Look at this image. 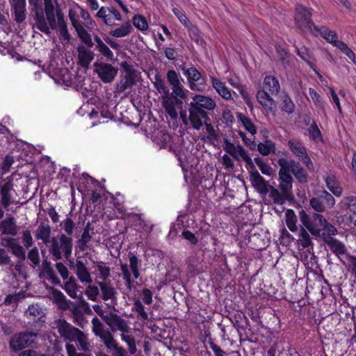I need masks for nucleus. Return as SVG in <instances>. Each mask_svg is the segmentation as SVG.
I'll return each instance as SVG.
<instances>
[{
  "mask_svg": "<svg viewBox=\"0 0 356 356\" xmlns=\"http://www.w3.org/2000/svg\"><path fill=\"white\" fill-rule=\"evenodd\" d=\"M60 225L65 234H60L56 237L51 238V244L49 250L55 260H60L63 258L62 253L66 259H69L73 248V239L71 237L75 228L73 220L67 218L61 222Z\"/></svg>",
  "mask_w": 356,
  "mask_h": 356,
  "instance_id": "nucleus-1",
  "label": "nucleus"
},
{
  "mask_svg": "<svg viewBox=\"0 0 356 356\" xmlns=\"http://www.w3.org/2000/svg\"><path fill=\"white\" fill-rule=\"evenodd\" d=\"M155 88L161 95L162 106L165 110L166 116L170 118L169 126L174 130L178 127L177 107L178 106V97L172 91L170 92L169 88L165 85L163 79L161 76L156 74L155 76V81L154 83Z\"/></svg>",
  "mask_w": 356,
  "mask_h": 356,
  "instance_id": "nucleus-2",
  "label": "nucleus"
},
{
  "mask_svg": "<svg viewBox=\"0 0 356 356\" xmlns=\"http://www.w3.org/2000/svg\"><path fill=\"white\" fill-rule=\"evenodd\" d=\"M299 217L302 225L313 236L324 239L337 233V229L321 214L315 213L312 217H309L304 210H301L299 212Z\"/></svg>",
  "mask_w": 356,
  "mask_h": 356,
  "instance_id": "nucleus-3",
  "label": "nucleus"
},
{
  "mask_svg": "<svg viewBox=\"0 0 356 356\" xmlns=\"http://www.w3.org/2000/svg\"><path fill=\"white\" fill-rule=\"evenodd\" d=\"M54 324L61 337L65 341H76L79 348L83 351H90V345L88 337L83 332L72 326L63 318L55 321Z\"/></svg>",
  "mask_w": 356,
  "mask_h": 356,
  "instance_id": "nucleus-4",
  "label": "nucleus"
},
{
  "mask_svg": "<svg viewBox=\"0 0 356 356\" xmlns=\"http://www.w3.org/2000/svg\"><path fill=\"white\" fill-rule=\"evenodd\" d=\"M38 334L35 332H19L12 335L9 341L10 348L18 352L31 346L35 341Z\"/></svg>",
  "mask_w": 356,
  "mask_h": 356,
  "instance_id": "nucleus-5",
  "label": "nucleus"
},
{
  "mask_svg": "<svg viewBox=\"0 0 356 356\" xmlns=\"http://www.w3.org/2000/svg\"><path fill=\"white\" fill-rule=\"evenodd\" d=\"M222 147L225 152L231 155L236 161H243L248 165L253 166V162L248 152L241 145H236L229 140L225 138L222 143Z\"/></svg>",
  "mask_w": 356,
  "mask_h": 356,
  "instance_id": "nucleus-6",
  "label": "nucleus"
},
{
  "mask_svg": "<svg viewBox=\"0 0 356 356\" xmlns=\"http://www.w3.org/2000/svg\"><path fill=\"white\" fill-rule=\"evenodd\" d=\"M311 10L305 7L298 5L296 8L294 20L296 24L302 30H307L312 33L316 25L313 23L312 19Z\"/></svg>",
  "mask_w": 356,
  "mask_h": 356,
  "instance_id": "nucleus-7",
  "label": "nucleus"
},
{
  "mask_svg": "<svg viewBox=\"0 0 356 356\" xmlns=\"http://www.w3.org/2000/svg\"><path fill=\"white\" fill-rule=\"evenodd\" d=\"M93 66L94 72L97 73L99 78L106 83L112 82L118 72V68L110 63L97 61Z\"/></svg>",
  "mask_w": 356,
  "mask_h": 356,
  "instance_id": "nucleus-8",
  "label": "nucleus"
},
{
  "mask_svg": "<svg viewBox=\"0 0 356 356\" xmlns=\"http://www.w3.org/2000/svg\"><path fill=\"white\" fill-rule=\"evenodd\" d=\"M184 70L190 88L197 91H204L206 88V79L201 75L200 72L195 67H190Z\"/></svg>",
  "mask_w": 356,
  "mask_h": 356,
  "instance_id": "nucleus-9",
  "label": "nucleus"
},
{
  "mask_svg": "<svg viewBox=\"0 0 356 356\" xmlns=\"http://www.w3.org/2000/svg\"><path fill=\"white\" fill-rule=\"evenodd\" d=\"M14 183L12 179H7L6 181L0 186L1 204L4 209H8V207L14 203Z\"/></svg>",
  "mask_w": 356,
  "mask_h": 356,
  "instance_id": "nucleus-10",
  "label": "nucleus"
},
{
  "mask_svg": "<svg viewBox=\"0 0 356 356\" xmlns=\"http://www.w3.org/2000/svg\"><path fill=\"white\" fill-rule=\"evenodd\" d=\"M31 6V12L34 14V20L36 22L35 24L37 29L45 34L49 35L51 33V30L46 22L42 3Z\"/></svg>",
  "mask_w": 356,
  "mask_h": 356,
  "instance_id": "nucleus-11",
  "label": "nucleus"
},
{
  "mask_svg": "<svg viewBox=\"0 0 356 356\" xmlns=\"http://www.w3.org/2000/svg\"><path fill=\"white\" fill-rule=\"evenodd\" d=\"M10 3L14 20L17 24H22L26 18V0H10Z\"/></svg>",
  "mask_w": 356,
  "mask_h": 356,
  "instance_id": "nucleus-12",
  "label": "nucleus"
},
{
  "mask_svg": "<svg viewBox=\"0 0 356 356\" xmlns=\"http://www.w3.org/2000/svg\"><path fill=\"white\" fill-rule=\"evenodd\" d=\"M189 120L192 127L194 129L199 130L203 125V120H209V118L208 113L204 110L190 106Z\"/></svg>",
  "mask_w": 356,
  "mask_h": 356,
  "instance_id": "nucleus-13",
  "label": "nucleus"
},
{
  "mask_svg": "<svg viewBox=\"0 0 356 356\" xmlns=\"http://www.w3.org/2000/svg\"><path fill=\"white\" fill-rule=\"evenodd\" d=\"M104 322L109 326L112 332L120 330L127 332L128 326L125 321L117 314L110 312L105 316Z\"/></svg>",
  "mask_w": 356,
  "mask_h": 356,
  "instance_id": "nucleus-14",
  "label": "nucleus"
},
{
  "mask_svg": "<svg viewBox=\"0 0 356 356\" xmlns=\"http://www.w3.org/2000/svg\"><path fill=\"white\" fill-rule=\"evenodd\" d=\"M279 187L281 191L289 195L292 188L293 179L291 176L289 168H287L285 164H281V168L279 171Z\"/></svg>",
  "mask_w": 356,
  "mask_h": 356,
  "instance_id": "nucleus-15",
  "label": "nucleus"
},
{
  "mask_svg": "<svg viewBox=\"0 0 356 356\" xmlns=\"http://www.w3.org/2000/svg\"><path fill=\"white\" fill-rule=\"evenodd\" d=\"M289 145L292 152L302 161L307 168L312 169L313 168V163L301 143L299 141L289 140Z\"/></svg>",
  "mask_w": 356,
  "mask_h": 356,
  "instance_id": "nucleus-16",
  "label": "nucleus"
},
{
  "mask_svg": "<svg viewBox=\"0 0 356 356\" xmlns=\"http://www.w3.org/2000/svg\"><path fill=\"white\" fill-rule=\"evenodd\" d=\"M190 106L196 107L198 109L213 111L216 107V103L210 97L195 95L193 97V101L190 103Z\"/></svg>",
  "mask_w": 356,
  "mask_h": 356,
  "instance_id": "nucleus-17",
  "label": "nucleus"
},
{
  "mask_svg": "<svg viewBox=\"0 0 356 356\" xmlns=\"http://www.w3.org/2000/svg\"><path fill=\"white\" fill-rule=\"evenodd\" d=\"M250 181L253 187L261 195H266L268 193L269 186L268 182L257 171L250 172Z\"/></svg>",
  "mask_w": 356,
  "mask_h": 356,
  "instance_id": "nucleus-18",
  "label": "nucleus"
},
{
  "mask_svg": "<svg viewBox=\"0 0 356 356\" xmlns=\"http://www.w3.org/2000/svg\"><path fill=\"white\" fill-rule=\"evenodd\" d=\"M138 72L124 74L123 77L116 85V92L122 93L127 88H130L133 86H135L138 81Z\"/></svg>",
  "mask_w": 356,
  "mask_h": 356,
  "instance_id": "nucleus-19",
  "label": "nucleus"
},
{
  "mask_svg": "<svg viewBox=\"0 0 356 356\" xmlns=\"http://www.w3.org/2000/svg\"><path fill=\"white\" fill-rule=\"evenodd\" d=\"M257 99L262 107L268 112L274 113L276 105L273 99L264 90H259Z\"/></svg>",
  "mask_w": 356,
  "mask_h": 356,
  "instance_id": "nucleus-20",
  "label": "nucleus"
},
{
  "mask_svg": "<svg viewBox=\"0 0 356 356\" xmlns=\"http://www.w3.org/2000/svg\"><path fill=\"white\" fill-rule=\"evenodd\" d=\"M213 88L216 92L224 99H232V91L225 85V83L215 76H210Z\"/></svg>",
  "mask_w": 356,
  "mask_h": 356,
  "instance_id": "nucleus-21",
  "label": "nucleus"
},
{
  "mask_svg": "<svg viewBox=\"0 0 356 356\" xmlns=\"http://www.w3.org/2000/svg\"><path fill=\"white\" fill-rule=\"evenodd\" d=\"M0 230L2 234L16 236L18 233V227L13 216H9L0 223Z\"/></svg>",
  "mask_w": 356,
  "mask_h": 356,
  "instance_id": "nucleus-22",
  "label": "nucleus"
},
{
  "mask_svg": "<svg viewBox=\"0 0 356 356\" xmlns=\"http://www.w3.org/2000/svg\"><path fill=\"white\" fill-rule=\"evenodd\" d=\"M79 64L85 69L89 67V65L94 58V53L86 48L83 45H80L77 48Z\"/></svg>",
  "mask_w": 356,
  "mask_h": 356,
  "instance_id": "nucleus-23",
  "label": "nucleus"
},
{
  "mask_svg": "<svg viewBox=\"0 0 356 356\" xmlns=\"http://www.w3.org/2000/svg\"><path fill=\"white\" fill-rule=\"evenodd\" d=\"M312 33L316 36H322L327 42L332 45L335 43V41L338 40L337 34L335 31L328 29L325 26L318 27L314 26V29L312 31Z\"/></svg>",
  "mask_w": 356,
  "mask_h": 356,
  "instance_id": "nucleus-24",
  "label": "nucleus"
},
{
  "mask_svg": "<svg viewBox=\"0 0 356 356\" xmlns=\"http://www.w3.org/2000/svg\"><path fill=\"white\" fill-rule=\"evenodd\" d=\"M51 233V228L47 223L42 222L35 233V236L38 240H42L44 244L51 242L50 236Z\"/></svg>",
  "mask_w": 356,
  "mask_h": 356,
  "instance_id": "nucleus-25",
  "label": "nucleus"
},
{
  "mask_svg": "<svg viewBox=\"0 0 356 356\" xmlns=\"http://www.w3.org/2000/svg\"><path fill=\"white\" fill-rule=\"evenodd\" d=\"M327 188L337 197L341 195L343 189L335 175L329 174L325 177Z\"/></svg>",
  "mask_w": 356,
  "mask_h": 356,
  "instance_id": "nucleus-26",
  "label": "nucleus"
},
{
  "mask_svg": "<svg viewBox=\"0 0 356 356\" xmlns=\"http://www.w3.org/2000/svg\"><path fill=\"white\" fill-rule=\"evenodd\" d=\"M78 288V285L75 282V280L73 277H70L68 281L65 282L63 289L66 291V293L73 298H79L82 299V293H80V295L78 296L76 294V290ZM81 303L83 305L88 306V304L83 300H81Z\"/></svg>",
  "mask_w": 356,
  "mask_h": 356,
  "instance_id": "nucleus-27",
  "label": "nucleus"
},
{
  "mask_svg": "<svg viewBox=\"0 0 356 356\" xmlns=\"http://www.w3.org/2000/svg\"><path fill=\"white\" fill-rule=\"evenodd\" d=\"M49 289L51 292L52 297L58 305V308L63 310H67L70 307V300H67L64 294L54 287H49Z\"/></svg>",
  "mask_w": 356,
  "mask_h": 356,
  "instance_id": "nucleus-28",
  "label": "nucleus"
},
{
  "mask_svg": "<svg viewBox=\"0 0 356 356\" xmlns=\"http://www.w3.org/2000/svg\"><path fill=\"white\" fill-rule=\"evenodd\" d=\"M286 166L289 168L290 172L291 171L295 177L302 183H305L307 180V174L305 170L298 163L294 161H290L285 163Z\"/></svg>",
  "mask_w": 356,
  "mask_h": 356,
  "instance_id": "nucleus-29",
  "label": "nucleus"
},
{
  "mask_svg": "<svg viewBox=\"0 0 356 356\" xmlns=\"http://www.w3.org/2000/svg\"><path fill=\"white\" fill-rule=\"evenodd\" d=\"M6 246L12 250V252L21 261L26 259V251L24 248L16 243V238H8L6 239Z\"/></svg>",
  "mask_w": 356,
  "mask_h": 356,
  "instance_id": "nucleus-30",
  "label": "nucleus"
},
{
  "mask_svg": "<svg viewBox=\"0 0 356 356\" xmlns=\"http://www.w3.org/2000/svg\"><path fill=\"white\" fill-rule=\"evenodd\" d=\"M323 240L325 241V243L330 247V250L334 254H336L338 257L339 255H342V254H345V252L346 251V248L345 245L339 241H338L335 238H333L332 237V236L325 237Z\"/></svg>",
  "mask_w": 356,
  "mask_h": 356,
  "instance_id": "nucleus-31",
  "label": "nucleus"
},
{
  "mask_svg": "<svg viewBox=\"0 0 356 356\" xmlns=\"http://www.w3.org/2000/svg\"><path fill=\"white\" fill-rule=\"evenodd\" d=\"M94 40L96 42V49L97 51L106 57L108 60L113 61L114 54L103 40L97 35L94 36Z\"/></svg>",
  "mask_w": 356,
  "mask_h": 356,
  "instance_id": "nucleus-32",
  "label": "nucleus"
},
{
  "mask_svg": "<svg viewBox=\"0 0 356 356\" xmlns=\"http://www.w3.org/2000/svg\"><path fill=\"white\" fill-rule=\"evenodd\" d=\"M97 334V336L103 341L109 352L114 350L116 348L118 347L116 340L114 339L110 331L107 330L106 332H101L100 333Z\"/></svg>",
  "mask_w": 356,
  "mask_h": 356,
  "instance_id": "nucleus-33",
  "label": "nucleus"
},
{
  "mask_svg": "<svg viewBox=\"0 0 356 356\" xmlns=\"http://www.w3.org/2000/svg\"><path fill=\"white\" fill-rule=\"evenodd\" d=\"M76 274L81 282H92L90 274L82 261H76Z\"/></svg>",
  "mask_w": 356,
  "mask_h": 356,
  "instance_id": "nucleus-34",
  "label": "nucleus"
},
{
  "mask_svg": "<svg viewBox=\"0 0 356 356\" xmlns=\"http://www.w3.org/2000/svg\"><path fill=\"white\" fill-rule=\"evenodd\" d=\"M97 284L101 289L102 293V299L104 300H108L110 299L115 298L116 291L115 289L111 284V281L106 282H97Z\"/></svg>",
  "mask_w": 356,
  "mask_h": 356,
  "instance_id": "nucleus-35",
  "label": "nucleus"
},
{
  "mask_svg": "<svg viewBox=\"0 0 356 356\" xmlns=\"http://www.w3.org/2000/svg\"><path fill=\"white\" fill-rule=\"evenodd\" d=\"M341 210L349 211L356 215V196H346L339 203Z\"/></svg>",
  "mask_w": 356,
  "mask_h": 356,
  "instance_id": "nucleus-36",
  "label": "nucleus"
},
{
  "mask_svg": "<svg viewBox=\"0 0 356 356\" xmlns=\"http://www.w3.org/2000/svg\"><path fill=\"white\" fill-rule=\"evenodd\" d=\"M25 314L28 317H33V321L35 322H44L42 318L44 317V313L43 312L40 305L38 304L30 305L26 309Z\"/></svg>",
  "mask_w": 356,
  "mask_h": 356,
  "instance_id": "nucleus-37",
  "label": "nucleus"
},
{
  "mask_svg": "<svg viewBox=\"0 0 356 356\" xmlns=\"http://www.w3.org/2000/svg\"><path fill=\"white\" fill-rule=\"evenodd\" d=\"M264 88L272 95H275L278 93L280 87L278 80L275 76L269 75L264 78Z\"/></svg>",
  "mask_w": 356,
  "mask_h": 356,
  "instance_id": "nucleus-38",
  "label": "nucleus"
},
{
  "mask_svg": "<svg viewBox=\"0 0 356 356\" xmlns=\"http://www.w3.org/2000/svg\"><path fill=\"white\" fill-rule=\"evenodd\" d=\"M236 118L245 129L251 135L254 136L257 133V128L252 120L245 115L241 113H237Z\"/></svg>",
  "mask_w": 356,
  "mask_h": 356,
  "instance_id": "nucleus-39",
  "label": "nucleus"
},
{
  "mask_svg": "<svg viewBox=\"0 0 356 356\" xmlns=\"http://www.w3.org/2000/svg\"><path fill=\"white\" fill-rule=\"evenodd\" d=\"M269 197L273 200V203L277 204H282L284 203L286 199L288 197L289 195L286 193H284L282 191L280 193L278 189L270 186L269 187Z\"/></svg>",
  "mask_w": 356,
  "mask_h": 356,
  "instance_id": "nucleus-40",
  "label": "nucleus"
},
{
  "mask_svg": "<svg viewBox=\"0 0 356 356\" xmlns=\"http://www.w3.org/2000/svg\"><path fill=\"white\" fill-rule=\"evenodd\" d=\"M257 150L261 154L267 156L270 153H275V145L272 140H266L264 142L258 143Z\"/></svg>",
  "mask_w": 356,
  "mask_h": 356,
  "instance_id": "nucleus-41",
  "label": "nucleus"
},
{
  "mask_svg": "<svg viewBox=\"0 0 356 356\" xmlns=\"http://www.w3.org/2000/svg\"><path fill=\"white\" fill-rule=\"evenodd\" d=\"M132 30V26L129 22H126L122 26L113 31L109 32V35L113 37L122 38L128 35Z\"/></svg>",
  "mask_w": 356,
  "mask_h": 356,
  "instance_id": "nucleus-42",
  "label": "nucleus"
},
{
  "mask_svg": "<svg viewBox=\"0 0 356 356\" xmlns=\"http://www.w3.org/2000/svg\"><path fill=\"white\" fill-rule=\"evenodd\" d=\"M77 35L81 42L84 43L88 47H92L94 43L92 40L91 35L88 32L83 28L82 25L78 26L75 28Z\"/></svg>",
  "mask_w": 356,
  "mask_h": 356,
  "instance_id": "nucleus-43",
  "label": "nucleus"
},
{
  "mask_svg": "<svg viewBox=\"0 0 356 356\" xmlns=\"http://www.w3.org/2000/svg\"><path fill=\"white\" fill-rule=\"evenodd\" d=\"M282 98V110L286 113L291 114L295 110V104L287 93H283Z\"/></svg>",
  "mask_w": 356,
  "mask_h": 356,
  "instance_id": "nucleus-44",
  "label": "nucleus"
},
{
  "mask_svg": "<svg viewBox=\"0 0 356 356\" xmlns=\"http://www.w3.org/2000/svg\"><path fill=\"white\" fill-rule=\"evenodd\" d=\"M297 218L294 211L291 209H288L286 211V223L290 231L294 232L298 229Z\"/></svg>",
  "mask_w": 356,
  "mask_h": 356,
  "instance_id": "nucleus-45",
  "label": "nucleus"
},
{
  "mask_svg": "<svg viewBox=\"0 0 356 356\" xmlns=\"http://www.w3.org/2000/svg\"><path fill=\"white\" fill-rule=\"evenodd\" d=\"M308 132L310 139L316 143L323 142L321 131L314 121H313L311 126L308 128Z\"/></svg>",
  "mask_w": 356,
  "mask_h": 356,
  "instance_id": "nucleus-46",
  "label": "nucleus"
},
{
  "mask_svg": "<svg viewBox=\"0 0 356 356\" xmlns=\"http://www.w3.org/2000/svg\"><path fill=\"white\" fill-rule=\"evenodd\" d=\"M167 80L172 86V92L178 97V75L175 70H169L167 73Z\"/></svg>",
  "mask_w": 356,
  "mask_h": 356,
  "instance_id": "nucleus-47",
  "label": "nucleus"
},
{
  "mask_svg": "<svg viewBox=\"0 0 356 356\" xmlns=\"http://www.w3.org/2000/svg\"><path fill=\"white\" fill-rule=\"evenodd\" d=\"M133 24L140 31H145L148 29V24L145 17L140 15H136L132 19Z\"/></svg>",
  "mask_w": 356,
  "mask_h": 356,
  "instance_id": "nucleus-48",
  "label": "nucleus"
},
{
  "mask_svg": "<svg viewBox=\"0 0 356 356\" xmlns=\"http://www.w3.org/2000/svg\"><path fill=\"white\" fill-rule=\"evenodd\" d=\"M97 270L99 272L100 278L102 280V282H106L109 280L111 276V268L104 265L102 261H98Z\"/></svg>",
  "mask_w": 356,
  "mask_h": 356,
  "instance_id": "nucleus-49",
  "label": "nucleus"
},
{
  "mask_svg": "<svg viewBox=\"0 0 356 356\" xmlns=\"http://www.w3.org/2000/svg\"><path fill=\"white\" fill-rule=\"evenodd\" d=\"M254 162L264 175L270 176L272 174V168L264 162L262 159L260 157H256L254 158Z\"/></svg>",
  "mask_w": 356,
  "mask_h": 356,
  "instance_id": "nucleus-50",
  "label": "nucleus"
},
{
  "mask_svg": "<svg viewBox=\"0 0 356 356\" xmlns=\"http://www.w3.org/2000/svg\"><path fill=\"white\" fill-rule=\"evenodd\" d=\"M309 94L314 105L316 107L323 108L325 104L320 95L312 88L309 89Z\"/></svg>",
  "mask_w": 356,
  "mask_h": 356,
  "instance_id": "nucleus-51",
  "label": "nucleus"
},
{
  "mask_svg": "<svg viewBox=\"0 0 356 356\" xmlns=\"http://www.w3.org/2000/svg\"><path fill=\"white\" fill-rule=\"evenodd\" d=\"M28 259L33 263V267L40 264L39 252L37 247L30 250L27 255Z\"/></svg>",
  "mask_w": 356,
  "mask_h": 356,
  "instance_id": "nucleus-52",
  "label": "nucleus"
},
{
  "mask_svg": "<svg viewBox=\"0 0 356 356\" xmlns=\"http://www.w3.org/2000/svg\"><path fill=\"white\" fill-rule=\"evenodd\" d=\"M134 310L143 319L147 320L148 318V315L144 309V306L139 300H137L134 302Z\"/></svg>",
  "mask_w": 356,
  "mask_h": 356,
  "instance_id": "nucleus-53",
  "label": "nucleus"
},
{
  "mask_svg": "<svg viewBox=\"0 0 356 356\" xmlns=\"http://www.w3.org/2000/svg\"><path fill=\"white\" fill-rule=\"evenodd\" d=\"M86 294L90 300L96 301L97 298L99 294V291L97 286L89 285L86 290Z\"/></svg>",
  "mask_w": 356,
  "mask_h": 356,
  "instance_id": "nucleus-54",
  "label": "nucleus"
},
{
  "mask_svg": "<svg viewBox=\"0 0 356 356\" xmlns=\"http://www.w3.org/2000/svg\"><path fill=\"white\" fill-rule=\"evenodd\" d=\"M300 236V238H299L298 241L300 245L303 248H308L311 245L312 242L309 234L305 229H302L301 231Z\"/></svg>",
  "mask_w": 356,
  "mask_h": 356,
  "instance_id": "nucleus-55",
  "label": "nucleus"
},
{
  "mask_svg": "<svg viewBox=\"0 0 356 356\" xmlns=\"http://www.w3.org/2000/svg\"><path fill=\"white\" fill-rule=\"evenodd\" d=\"M22 241L24 245L29 248L33 245V241L29 230H25L22 232Z\"/></svg>",
  "mask_w": 356,
  "mask_h": 356,
  "instance_id": "nucleus-56",
  "label": "nucleus"
},
{
  "mask_svg": "<svg viewBox=\"0 0 356 356\" xmlns=\"http://www.w3.org/2000/svg\"><path fill=\"white\" fill-rule=\"evenodd\" d=\"M57 26L60 29V36L63 38V39L67 42L70 41V35L67 30V23L66 22L59 23V24H58Z\"/></svg>",
  "mask_w": 356,
  "mask_h": 356,
  "instance_id": "nucleus-57",
  "label": "nucleus"
},
{
  "mask_svg": "<svg viewBox=\"0 0 356 356\" xmlns=\"http://www.w3.org/2000/svg\"><path fill=\"white\" fill-rule=\"evenodd\" d=\"M128 257L129 260V266L131 269L139 268L140 266V260L138 259L136 255L133 252H129L128 253Z\"/></svg>",
  "mask_w": 356,
  "mask_h": 356,
  "instance_id": "nucleus-58",
  "label": "nucleus"
},
{
  "mask_svg": "<svg viewBox=\"0 0 356 356\" xmlns=\"http://www.w3.org/2000/svg\"><path fill=\"white\" fill-rule=\"evenodd\" d=\"M310 205L317 212H323L325 210L324 205L318 198H312L310 200Z\"/></svg>",
  "mask_w": 356,
  "mask_h": 356,
  "instance_id": "nucleus-59",
  "label": "nucleus"
},
{
  "mask_svg": "<svg viewBox=\"0 0 356 356\" xmlns=\"http://www.w3.org/2000/svg\"><path fill=\"white\" fill-rule=\"evenodd\" d=\"M92 323L93 325L92 330L96 336H97V333H100L101 332L106 331V330L103 329V324L97 317H95L92 318Z\"/></svg>",
  "mask_w": 356,
  "mask_h": 356,
  "instance_id": "nucleus-60",
  "label": "nucleus"
},
{
  "mask_svg": "<svg viewBox=\"0 0 356 356\" xmlns=\"http://www.w3.org/2000/svg\"><path fill=\"white\" fill-rule=\"evenodd\" d=\"M321 197L325 200V203L328 207H333L334 206V198L330 193H329L326 191H324L321 193Z\"/></svg>",
  "mask_w": 356,
  "mask_h": 356,
  "instance_id": "nucleus-61",
  "label": "nucleus"
},
{
  "mask_svg": "<svg viewBox=\"0 0 356 356\" xmlns=\"http://www.w3.org/2000/svg\"><path fill=\"white\" fill-rule=\"evenodd\" d=\"M11 260L6 251L0 248V266L10 265L13 266Z\"/></svg>",
  "mask_w": 356,
  "mask_h": 356,
  "instance_id": "nucleus-62",
  "label": "nucleus"
},
{
  "mask_svg": "<svg viewBox=\"0 0 356 356\" xmlns=\"http://www.w3.org/2000/svg\"><path fill=\"white\" fill-rule=\"evenodd\" d=\"M222 164L227 170H232L234 168V162L231 157L227 154H224L222 156Z\"/></svg>",
  "mask_w": 356,
  "mask_h": 356,
  "instance_id": "nucleus-63",
  "label": "nucleus"
},
{
  "mask_svg": "<svg viewBox=\"0 0 356 356\" xmlns=\"http://www.w3.org/2000/svg\"><path fill=\"white\" fill-rule=\"evenodd\" d=\"M56 268L60 276L64 279H67L69 275V272L66 266L63 263H56Z\"/></svg>",
  "mask_w": 356,
  "mask_h": 356,
  "instance_id": "nucleus-64",
  "label": "nucleus"
}]
</instances>
